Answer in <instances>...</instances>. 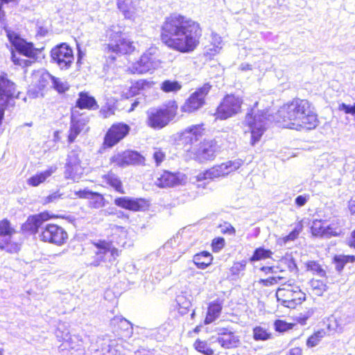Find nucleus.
Here are the masks:
<instances>
[{
  "label": "nucleus",
  "instance_id": "nucleus-28",
  "mask_svg": "<svg viewBox=\"0 0 355 355\" xmlns=\"http://www.w3.org/2000/svg\"><path fill=\"white\" fill-rule=\"evenodd\" d=\"M126 237L127 233L121 227H117L115 229L112 234L107 238L108 243H111L112 247H125L126 245Z\"/></svg>",
  "mask_w": 355,
  "mask_h": 355
},
{
  "label": "nucleus",
  "instance_id": "nucleus-5",
  "mask_svg": "<svg viewBox=\"0 0 355 355\" xmlns=\"http://www.w3.org/2000/svg\"><path fill=\"white\" fill-rule=\"evenodd\" d=\"M267 112L259 111L257 114H254V108H252L250 112H248L245 119V122L249 126L251 132L250 143L254 146L260 141L262 135L267 129L268 122L270 120Z\"/></svg>",
  "mask_w": 355,
  "mask_h": 355
},
{
  "label": "nucleus",
  "instance_id": "nucleus-45",
  "mask_svg": "<svg viewBox=\"0 0 355 355\" xmlns=\"http://www.w3.org/2000/svg\"><path fill=\"white\" fill-rule=\"evenodd\" d=\"M194 347L195 349L205 354V355H213L214 354V351L212 349H211L207 343L205 342V341H202V340H197L195 343H194Z\"/></svg>",
  "mask_w": 355,
  "mask_h": 355
},
{
  "label": "nucleus",
  "instance_id": "nucleus-61",
  "mask_svg": "<svg viewBox=\"0 0 355 355\" xmlns=\"http://www.w3.org/2000/svg\"><path fill=\"white\" fill-rule=\"evenodd\" d=\"M61 194H59L58 193H53L51 195H49L46 199V202H51L55 201L57 199L61 198Z\"/></svg>",
  "mask_w": 355,
  "mask_h": 355
},
{
  "label": "nucleus",
  "instance_id": "nucleus-23",
  "mask_svg": "<svg viewBox=\"0 0 355 355\" xmlns=\"http://www.w3.org/2000/svg\"><path fill=\"white\" fill-rule=\"evenodd\" d=\"M185 180L186 177L183 173L166 171L157 178L155 184L160 188H166L181 184Z\"/></svg>",
  "mask_w": 355,
  "mask_h": 355
},
{
  "label": "nucleus",
  "instance_id": "nucleus-55",
  "mask_svg": "<svg viewBox=\"0 0 355 355\" xmlns=\"http://www.w3.org/2000/svg\"><path fill=\"white\" fill-rule=\"evenodd\" d=\"M153 159L157 166H159L165 159V153L160 149H155Z\"/></svg>",
  "mask_w": 355,
  "mask_h": 355
},
{
  "label": "nucleus",
  "instance_id": "nucleus-48",
  "mask_svg": "<svg viewBox=\"0 0 355 355\" xmlns=\"http://www.w3.org/2000/svg\"><path fill=\"white\" fill-rule=\"evenodd\" d=\"M274 326L277 331L284 332L287 330L291 329L293 327V324L291 323H288L282 320H277L275 322Z\"/></svg>",
  "mask_w": 355,
  "mask_h": 355
},
{
  "label": "nucleus",
  "instance_id": "nucleus-32",
  "mask_svg": "<svg viewBox=\"0 0 355 355\" xmlns=\"http://www.w3.org/2000/svg\"><path fill=\"white\" fill-rule=\"evenodd\" d=\"M111 324L123 331L122 335L124 338H130L132 333L133 329L132 324L126 319L121 317H115L111 320Z\"/></svg>",
  "mask_w": 355,
  "mask_h": 355
},
{
  "label": "nucleus",
  "instance_id": "nucleus-63",
  "mask_svg": "<svg viewBox=\"0 0 355 355\" xmlns=\"http://www.w3.org/2000/svg\"><path fill=\"white\" fill-rule=\"evenodd\" d=\"M100 114L103 118H107L113 113L112 112L111 110L107 107L106 110L102 108L100 111Z\"/></svg>",
  "mask_w": 355,
  "mask_h": 355
},
{
  "label": "nucleus",
  "instance_id": "nucleus-3",
  "mask_svg": "<svg viewBox=\"0 0 355 355\" xmlns=\"http://www.w3.org/2000/svg\"><path fill=\"white\" fill-rule=\"evenodd\" d=\"M50 218L48 212L28 217L26 226L33 232L39 233L40 239L44 242L60 246L68 239L67 232L60 226L55 224H47L42 227V223Z\"/></svg>",
  "mask_w": 355,
  "mask_h": 355
},
{
  "label": "nucleus",
  "instance_id": "nucleus-20",
  "mask_svg": "<svg viewBox=\"0 0 355 355\" xmlns=\"http://www.w3.org/2000/svg\"><path fill=\"white\" fill-rule=\"evenodd\" d=\"M217 341L224 349H232L239 346L240 340L238 336L229 328L216 329Z\"/></svg>",
  "mask_w": 355,
  "mask_h": 355
},
{
  "label": "nucleus",
  "instance_id": "nucleus-1",
  "mask_svg": "<svg viewBox=\"0 0 355 355\" xmlns=\"http://www.w3.org/2000/svg\"><path fill=\"white\" fill-rule=\"evenodd\" d=\"M201 36L202 28L198 22L176 12L166 17L161 26L162 42L181 53L194 51Z\"/></svg>",
  "mask_w": 355,
  "mask_h": 355
},
{
  "label": "nucleus",
  "instance_id": "nucleus-44",
  "mask_svg": "<svg viewBox=\"0 0 355 355\" xmlns=\"http://www.w3.org/2000/svg\"><path fill=\"white\" fill-rule=\"evenodd\" d=\"M176 302L179 306V311L181 314H185L191 305L190 300H187L183 295L177 296Z\"/></svg>",
  "mask_w": 355,
  "mask_h": 355
},
{
  "label": "nucleus",
  "instance_id": "nucleus-6",
  "mask_svg": "<svg viewBox=\"0 0 355 355\" xmlns=\"http://www.w3.org/2000/svg\"><path fill=\"white\" fill-rule=\"evenodd\" d=\"M121 27L113 26L107 31V36L110 43L105 47L107 51H112L116 53L127 54L132 52L135 47L132 42L124 37Z\"/></svg>",
  "mask_w": 355,
  "mask_h": 355
},
{
  "label": "nucleus",
  "instance_id": "nucleus-31",
  "mask_svg": "<svg viewBox=\"0 0 355 355\" xmlns=\"http://www.w3.org/2000/svg\"><path fill=\"white\" fill-rule=\"evenodd\" d=\"M33 82L40 89H42L51 82L53 76L45 70H40L33 74Z\"/></svg>",
  "mask_w": 355,
  "mask_h": 355
},
{
  "label": "nucleus",
  "instance_id": "nucleus-29",
  "mask_svg": "<svg viewBox=\"0 0 355 355\" xmlns=\"http://www.w3.org/2000/svg\"><path fill=\"white\" fill-rule=\"evenodd\" d=\"M76 106L80 109L96 110L98 108L97 102L87 92H80L76 101Z\"/></svg>",
  "mask_w": 355,
  "mask_h": 355
},
{
  "label": "nucleus",
  "instance_id": "nucleus-25",
  "mask_svg": "<svg viewBox=\"0 0 355 355\" xmlns=\"http://www.w3.org/2000/svg\"><path fill=\"white\" fill-rule=\"evenodd\" d=\"M87 121L83 117H76L73 114L71 117L70 128L69 130L68 141L73 143L78 135L84 130Z\"/></svg>",
  "mask_w": 355,
  "mask_h": 355
},
{
  "label": "nucleus",
  "instance_id": "nucleus-40",
  "mask_svg": "<svg viewBox=\"0 0 355 355\" xmlns=\"http://www.w3.org/2000/svg\"><path fill=\"white\" fill-rule=\"evenodd\" d=\"M55 336L58 340L61 341L69 340L71 339L69 331L65 324H60L55 331Z\"/></svg>",
  "mask_w": 355,
  "mask_h": 355
},
{
  "label": "nucleus",
  "instance_id": "nucleus-30",
  "mask_svg": "<svg viewBox=\"0 0 355 355\" xmlns=\"http://www.w3.org/2000/svg\"><path fill=\"white\" fill-rule=\"evenodd\" d=\"M223 308V302L219 300L211 302L208 306L207 314L205 320V324H210L218 318Z\"/></svg>",
  "mask_w": 355,
  "mask_h": 355
},
{
  "label": "nucleus",
  "instance_id": "nucleus-52",
  "mask_svg": "<svg viewBox=\"0 0 355 355\" xmlns=\"http://www.w3.org/2000/svg\"><path fill=\"white\" fill-rule=\"evenodd\" d=\"M285 278L281 276L270 277L266 279H261V282L265 286H270L277 284L279 281L284 280Z\"/></svg>",
  "mask_w": 355,
  "mask_h": 355
},
{
  "label": "nucleus",
  "instance_id": "nucleus-46",
  "mask_svg": "<svg viewBox=\"0 0 355 355\" xmlns=\"http://www.w3.org/2000/svg\"><path fill=\"white\" fill-rule=\"evenodd\" d=\"M253 337L256 340H266L270 338V334L261 327L253 329Z\"/></svg>",
  "mask_w": 355,
  "mask_h": 355
},
{
  "label": "nucleus",
  "instance_id": "nucleus-41",
  "mask_svg": "<svg viewBox=\"0 0 355 355\" xmlns=\"http://www.w3.org/2000/svg\"><path fill=\"white\" fill-rule=\"evenodd\" d=\"M152 87V83L146 80H139L135 83L130 87V92L132 95H135L140 91L149 89Z\"/></svg>",
  "mask_w": 355,
  "mask_h": 355
},
{
  "label": "nucleus",
  "instance_id": "nucleus-64",
  "mask_svg": "<svg viewBox=\"0 0 355 355\" xmlns=\"http://www.w3.org/2000/svg\"><path fill=\"white\" fill-rule=\"evenodd\" d=\"M348 206L351 213L355 214V198H352L349 200Z\"/></svg>",
  "mask_w": 355,
  "mask_h": 355
},
{
  "label": "nucleus",
  "instance_id": "nucleus-37",
  "mask_svg": "<svg viewBox=\"0 0 355 355\" xmlns=\"http://www.w3.org/2000/svg\"><path fill=\"white\" fill-rule=\"evenodd\" d=\"M89 206L94 209H99L105 205L104 197L101 193L96 192H92L89 199Z\"/></svg>",
  "mask_w": 355,
  "mask_h": 355
},
{
  "label": "nucleus",
  "instance_id": "nucleus-26",
  "mask_svg": "<svg viewBox=\"0 0 355 355\" xmlns=\"http://www.w3.org/2000/svg\"><path fill=\"white\" fill-rule=\"evenodd\" d=\"M128 343L123 338L110 340L106 347L102 348L103 355H123L125 349H128Z\"/></svg>",
  "mask_w": 355,
  "mask_h": 355
},
{
  "label": "nucleus",
  "instance_id": "nucleus-8",
  "mask_svg": "<svg viewBox=\"0 0 355 355\" xmlns=\"http://www.w3.org/2000/svg\"><path fill=\"white\" fill-rule=\"evenodd\" d=\"M19 92L16 84L8 78V74L0 75V125L4 116V110L14 98H18Z\"/></svg>",
  "mask_w": 355,
  "mask_h": 355
},
{
  "label": "nucleus",
  "instance_id": "nucleus-42",
  "mask_svg": "<svg viewBox=\"0 0 355 355\" xmlns=\"http://www.w3.org/2000/svg\"><path fill=\"white\" fill-rule=\"evenodd\" d=\"M52 87L59 93H64L69 88L67 81L62 80L60 78L53 76L51 80Z\"/></svg>",
  "mask_w": 355,
  "mask_h": 355
},
{
  "label": "nucleus",
  "instance_id": "nucleus-53",
  "mask_svg": "<svg viewBox=\"0 0 355 355\" xmlns=\"http://www.w3.org/2000/svg\"><path fill=\"white\" fill-rule=\"evenodd\" d=\"M212 248L214 252H219L225 245V239L222 237H218L212 241Z\"/></svg>",
  "mask_w": 355,
  "mask_h": 355
},
{
  "label": "nucleus",
  "instance_id": "nucleus-60",
  "mask_svg": "<svg viewBox=\"0 0 355 355\" xmlns=\"http://www.w3.org/2000/svg\"><path fill=\"white\" fill-rule=\"evenodd\" d=\"M299 232L296 230H293L288 235L284 238V243L288 241H294L298 236Z\"/></svg>",
  "mask_w": 355,
  "mask_h": 355
},
{
  "label": "nucleus",
  "instance_id": "nucleus-49",
  "mask_svg": "<svg viewBox=\"0 0 355 355\" xmlns=\"http://www.w3.org/2000/svg\"><path fill=\"white\" fill-rule=\"evenodd\" d=\"M341 220L337 218H334L331 223L329 224H327V223L326 222V225H327L328 227L333 230V231L336 232V233L332 232V234H334L333 236H338L341 233Z\"/></svg>",
  "mask_w": 355,
  "mask_h": 355
},
{
  "label": "nucleus",
  "instance_id": "nucleus-21",
  "mask_svg": "<svg viewBox=\"0 0 355 355\" xmlns=\"http://www.w3.org/2000/svg\"><path fill=\"white\" fill-rule=\"evenodd\" d=\"M218 148L216 142L214 141H205L200 144V147L193 152V158L200 162L207 160H212L216 157Z\"/></svg>",
  "mask_w": 355,
  "mask_h": 355
},
{
  "label": "nucleus",
  "instance_id": "nucleus-2",
  "mask_svg": "<svg viewBox=\"0 0 355 355\" xmlns=\"http://www.w3.org/2000/svg\"><path fill=\"white\" fill-rule=\"evenodd\" d=\"M278 116L284 125L291 129H314L318 125L316 114L306 100L295 99L284 105L278 111Z\"/></svg>",
  "mask_w": 355,
  "mask_h": 355
},
{
  "label": "nucleus",
  "instance_id": "nucleus-10",
  "mask_svg": "<svg viewBox=\"0 0 355 355\" xmlns=\"http://www.w3.org/2000/svg\"><path fill=\"white\" fill-rule=\"evenodd\" d=\"M243 164L241 159L230 160L219 165H216L203 173L197 175L198 181L205 180H214L220 177H225L232 172L239 169Z\"/></svg>",
  "mask_w": 355,
  "mask_h": 355
},
{
  "label": "nucleus",
  "instance_id": "nucleus-54",
  "mask_svg": "<svg viewBox=\"0 0 355 355\" xmlns=\"http://www.w3.org/2000/svg\"><path fill=\"white\" fill-rule=\"evenodd\" d=\"M352 318L349 315H346L345 314H343L340 317L336 318V322L337 323V327H340V329L343 328L346 324L350 323L352 322Z\"/></svg>",
  "mask_w": 355,
  "mask_h": 355
},
{
  "label": "nucleus",
  "instance_id": "nucleus-4",
  "mask_svg": "<svg viewBox=\"0 0 355 355\" xmlns=\"http://www.w3.org/2000/svg\"><path fill=\"white\" fill-rule=\"evenodd\" d=\"M276 297L277 301L291 309L305 300V294L291 280L282 283V287L279 288L276 292Z\"/></svg>",
  "mask_w": 355,
  "mask_h": 355
},
{
  "label": "nucleus",
  "instance_id": "nucleus-13",
  "mask_svg": "<svg viewBox=\"0 0 355 355\" xmlns=\"http://www.w3.org/2000/svg\"><path fill=\"white\" fill-rule=\"evenodd\" d=\"M15 230L11 226L7 219L0 221V250L8 253H17L20 250L18 243L12 240Z\"/></svg>",
  "mask_w": 355,
  "mask_h": 355
},
{
  "label": "nucleus",
  "instance_id": "nucleus-18",
  "mask_svg": "<svg viewBox=\"0 0 355 355\" xmlns=\"http://www.w3.org/2000/svg\"><path fill=\"white\" fill-rule=\"evenodd\" d=\"M130 127L125 123L113 124L107 132L104 138V145L112 147L123 139L129 132Z\"/></svg>",
  "mask_w": 355,
  "mask_h": 355
},
{
  "label": "nucleus",
  "instance_id": "nucleus-33",
  "mask_svg": "<svg viewBox=\"0 0 355 355\" xmlns=\"http://www.w3.org/2000/svg\"><path fill=\"white\" fill-rule=\"evenodd\" d=\"M103 182L113 188L119 193H125L123 184L120 178L114 173L110 172L102 177Z\"/></svg>",
  "mask_w": 355,
  "mask_h": 355
},
{
  "label": "nucleus",
  "instance_id": "nucleus-51",
  "mask_svg": "<svg viewBox=\"0 0 355 355\" xmlns=\"http://www.w3.org/2000/svg\"><path fill=\"white\" fill-rule=\"evenodd\" d=\"M128 4L129 0H117L118 8L123 12L125 17H130Z\"/></svg>",
  "mask_w": 355,
  "mask_h": 355
},
{
  "label": "nucleus",
  "instance_id": "nucleus-50",
  "mask_svg": "<svg viewBox=\"0 0 355 355\" xmlns=\"http://www.w3.org/2000/svg\"><path fill=\"white\" fill-rule=\"evenodd\" d=\"M246 261H242L241 262H236L230 268V272L232 275L238 276L241 272L245 269Z\"/></svg>",
  "mask_w": 355,
  "mask_h": 355
},
{
  "label": "nucleus",
  "instance_id": "nucleus-39",
  "mask_svg": "<svg viewBox=\"0 0 355 355\" xmlns=\"http://www.w3.org/2000/svg\"><path fill=\"white\" fill-rule=\"evenodd\" d=\"M272 254V252L270 250H266L263 248H258L254 250L253 255L250 259V262H254L261 259H265L270 258Z\"/></svg>",
  "mask_w": 355,
  "mask_h": 355
},
{
  "label": "nucleus",
  "instance_id": "nucleus-57",
  "mask_svg": "<svg viewBox=\"0 0 355 355\" xmlns=\"http://www.w3.org/2000/svg\"><path fill=\"white\" fill-rule=\"evenodd\" d=\"M309 197L310 196L309 194H304V195L298 196L295 198V202L298 207H303L309 200Z\"/></svg>",
  "mask_w": 355,
  "mask_h": 355
},
{
  "label": "nucleus",
  "instance_id": "nucleus-43",
  "mask_svg": "<svg viewBox=\"0 0 355 355\" xmlns=\"http://www.w3.org/2000/svg\"><path fill=\"white\" fill-rule=\"evenodd\" d=\"M325 334L326 332L324 330L318 331L307 339L306 345L309 347H313L318 345Z\"/></svg>",
  "mask_w": 355,
  "mask_h": 355
},
{
  "label": "nucleus",
  "instance_id": "nucleus-16",
  "mask_svg": "<svg viewBox=\"0 0 355 355\" xmlns=\"http://www.w3.org/2000/svg\"><path fill=\"white\" fill-rule=\"evenodd\" d=\"M161 62L152 53H144L140 59L129 67L132 73L143 74L154 70L160 66Z\"/></svg>",
  "mask_w": 355,
  "mask_h": 355
},
{
  "label": "nucleus",
  "instance_id": "nucleus-27",
  "mask_svg": "<svg viewBox=\"0 0 355 355\" xmlns=\"http://www.w3.org/2000/svg\"><path fill=\"white\" fill-rule=\"evenodd\" d=\"M311 233L314 236L329 239L333 236L334 234L336 233L331 228L326 225V221H322L321 220H315L313 221L311 227Z\"/></svg>",
  "mask_w": 355,
  "mask_h": 355
},
{
  "label": "nucleus",
  "instance_id": "nucleus-34",
  "mask_svg": "<svg viewBox=\"0 0 355 355\" xmlns=\"http://www.w3.org/2000/svg\"><path fill=\"white\" fill-rule=\"evenodd\" d=\"M211 261L212 255L207 251L196 254L194 255L193 259L195 265L200 269H205L207 268L211 263Z\"/></svg>",
  "mask_w": 355,
  "mask_h": 355
},
{
  "label": "nucleus",
  "instance_id": "nucleus-15",
  "mask_svg": "<svg viewBox=\"0 0 355 355\" xmlns=\"http://www.w3.org/2000/svg\"><path fill=\"white\" fill-rule=\"evenodd\" d=\"M211 88V85L209 83H205L202 87L197 89L182 106V111L191 113L201 108L205 103V97Z\"/></svg>",
  "mask_w": 355,
  "mask_h": 355
},
{
  "label": "nucleus",
  "instance_id": "nucleus-12",
  "mask_svg": "<svg viewBox=\"0 0 355 355\" xmlns=\"http://www.w3.org/2000/svg\"><path fill=\"white\" fill-rule=\"evenodd\" d=\"M243 100L234 95L225 96L218 106L215 116L216 119L225 120L239 113Z\"/></svg>",
  "mask_w": 355,
  "mask_h": 355
},
{
  "label": "nucleus",
  "instance_id": "nucleus-19",
  "mask_svg": "<svg viewBox=\"0 0 355 355\" xmlns=\"http://www.w3.org/2000/svg\"><path fill=\"white\" fill-rule=\"evenodd\" d=\"M202 124L191 125L182 133L181 141L184 144L187 151H194L192 146L198 142L203 135Z\"/></svg>",
  "mask_w": 355,
  "mask_h": 355
},
{
  "label": "nucleus",
  "instance_id": "nucleus-47",
  "mask_svg": "<svg viewBox=\"0 0 355 355\" xmlns=\"http://www.w3.org/2000/svg\"><path fill=\"white\" fill-rule=\"evenodd\" d=\"M308 270L315 272L320 277H324L325 275V271L322 268L320 265L316 261H312L307 263Z\"/></svg>",
  "mask_w": 355,
  "mask_h": 355
},
{
  "label": "nucleus",
  "instance_id": "nucleus-35",
  "mask_svg": "<svg viewBox=\"0 0 355 355\" xmlns=\"http://www.w3.org/2000/svg\"><path fill=\"white\" fill-rule=\"evenodd\" d=\"M55 167H51L45 171L41 172L32 176L28 180V184L33 187H37L40 183L44 182L47 178H49L55 171Z\"/></svg>",
  "mask_w": 355,
  "mask_h": 355
},
{
  "label": "nucleus",
  "instance_id": "nucleus-62",
  "mask_svg": "<svg viewBox=\"0 0 355 355\" xmlns=\"http://www.w3.org/2000/svg\"><path fill=\"white\" fill-rule=\"evenodd\" d=\"M261 270L264 272L266 274L276 273L277 272V268H275V267L263 266L261 268Z\"/></svg>",
  "mask_w": 355,
  "mask_h": 355
},
{
  "label": "nucleus",
  "instance_id": "nucleus-14",
  "mask_svg": "<svg viewBox=\"0 0 355 355\" xmlns=\"http://www.w3.org/2000/svg\"><path fill=\"white\" fill-rule=\"evenodd\" d=\"M51 62L55 63L62 70L69 69L74 60L71 48L65 43L57 45L51 49Z\"/></svg>",
  "mask_w": 355,
  "mask_h": 355
},
{
  "label": "nucleus",
  "instance_id": "nucleus-56",
  "mask_svg": "<svg viewBox=\"0 0 355 355\" xmlns=\"http://www.w3.org/2000/svg\"><path fill=\"white\" fill-rule=\"evenodd\" d=\"M92 191L87 189H80L78 191H74V196L73 197V198H85V199H89L91 193H92Z\"/></svg>",
  "mask_w": 355,
  "mask_h": 355
},
{
  "label": "nucleus",
  "instance_id": "nucleus-24",
  "mask_svg": "<svg viewBox=\"0 0 355 355\" xmlns=\"http://www.w3.org/2000/svg\"><path fill=\"white\" fill-rule=\"evenodd\" d=\"M114 204L121 208L132 211H138L146 206V200L143 198H132L130 197H119L114 200Z\"/></svg>",
  "mask_w": 355,
  "mask_h": 355
},
{
  "label": "nucleus",
  "instance_id": "nucleus-38",
  "mask_svg": "<svg viewBox=\"0 0 355 355\" xmlns=\"http://www.w3.org/2000/svg\"><path fill=\"white\" fill-rule=\"evenodd\" d=\"M222 38L220 35L216 33H212L211 35V46L209 51L211 52L210 54L214 55L218 53L222 49Z\"/></svg>",
  "mask_w": 355,
  "mask_h": 355
},
{
  "label": "nucleus",
  "instance_id": "nucleus-58",
  "mask_svg": "<svg viewBox=\"0 0 355 355\" xmlns=\"http://www.w3.org/2000/svg\"><path fill=\"white\" fill-rule=\"evenodd\" d=\"M339 110L344 111L346 114H352L354 110H355V104L354 105H347L345 103H341L338 107Z\"/></svg>",
  "mask_w": 355,
  "mask_h": 355
},
{
  "label": "nucleus",
  "instance_id": "nucleus-9",
  "mask_svg": "<svg viewBox=\"0 0 355 355\" xmlns=\"http://www.w3.org/2000/svg\"><path fill=\"white\" fill-rule=\"evenodd\" d=\"M8 39L19 55H24L28 58H34L36 55L35 49L32 43L26 42L14 33L8 34ZM12 61L17 65L26 66L28 60L21 59L15 53L12 52Z\"/></svg>",
  "mask_w": 355,
  "mask_h": 355
},
{
  "label": "nucleus",
  "instance_id": "nucleus-7",
  "mask_svg": "<svg viewBox=\"0 0 355 355\" xmlns=\"http://www.w3.org/2000/svg\"><path fill=\"white\" fill-rule=\"evenodd\" d=\"M177 106L150 108L147 111V125L153 129H162L168 124L176 114Z\"/></svg>",
  "mask_w": 355,
  "mask_h": 355
},
{
  "label": "nucleus",
  "instance_id": "nucleus-17",
  "mask_svg": "<svg viewBox=\"0 0 355 355\" xmlns=\"http://www.w3.org/2000/svg\"><path fill=\"white\" fill-rule=\"evenodd\" d=\"M80 153L72 150L68 155L65 166L64 176L67 179L78 181L85 172V168L81 165Z\"/></svg>",
  "mask_w": 355,
  "mask_h": 355
},
{
  "label": "nucleus",
  "instance_id": "nucleus-36",
  "mask_svg": "<svg viewBox=\"0 0 355 355\" xmlns=\"http://www.w3.org/2000/svg\"><path fill=\"white\" fill-rule=\"evenodd\" d=\"M161 89L164 92H176L179 91L182 85L176 80H166L161 84Z\"/></svg>",
  "mask_w": 355,
  "mask_h": 355
},
{
  "label": "nucleus",
  "instance_id": "nucleus-11",
  "mask_svg": "<svg viewBox=\"0 0 355 355\" xmlns=\"http://www.w3.org/2000/svg\"><path fill=\"white\" fill-rule=\"evenodd\" d=\"M96 250H94L95 257L91 265L98 266L102 262L108 261L112 263L119 256V251L116 248L112 247L111 243H108L106 239H100L93 243Z\"/></svg>",
  "mask_w": 355,
  "mask_h": 355
},
{
  "label": "nucleus",
  "instance_id": "nucleus-22",
  "mask_svg": "<svg viewBox=\"0 0 355 355\" xmlns=\"http://www.w3.org/2000/svg\"><path fill=\"white\" fill-rule=\"evenodd\" d=\"M144 158L137 152L128 150L114 155L111 158V162L119 166L130 164H138L144 162Z\"/></svg>",
  "mask_w": 355,
  "mask_h": 355
},
{
  "label": "nucleus",
  "instance_id": "nucleus-59",
  "mask_svg": "<svg viewBox=\"0 0 355 355\" xmlns=\"http://www.w3.org/2000/svg\"><path fill=\"white\" fill-rule=\"evenodd\" d=\"M335 261H336V269L338 271H340L343 268L345 263L347 262L346 257H335Z\"/></svg>",
  "mask_w": 355,
  "mask_h": 355
}]
</instances>
